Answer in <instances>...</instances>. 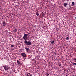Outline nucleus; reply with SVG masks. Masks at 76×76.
<instances>
[{
    "label": "nucleus",
    "mask_w": 76,
    "mask_h": 76,
    "mask_svg": "<svg viewBox=\"0 0 76 76\" xmlns=\"http://www.w3.org/2000/svg\"><path fill=\"white\" fill-rule=\"evenodd\" d=\"M24 43L26 45H31V42L29 41H28L27 40L24 41Z\"/></svg>",
    "instance_id": "1"
},
{
    "label": "nucleus",
    "mask_w": 76,
    "mask_h": 76,
    "mask_svg": "<svg viewBox=\"0 0 76 76\" xmlns=\"http://www.w3.org/2000/svg\"><path fill=\"white\" fill-rule=\"evenodd\" d=\"M28 39V36H27V35L26 34H24V36L22 38V39H23V40H25V41H26L27 39Z\"/></svg>",
    "instance_id": "2"
},
{
    "label": "nucleus",
    "mask_w": 76,
    "mask_h": 76,
    "mask_svg": "<svg viewBox=\"0 0 76 76\" xmlns=\"http://www.w3.org/2000/svg\"><path fill=\"white\" fill-rule=\"evenodd\" d=\"M2 67H4V69L5 70L8 71L9 70V67L8 66H4V65L2 64Z\"/></svg>",
    "instance_id": "3"
},
{
    "label": "nucleus",
    "mask_w": 76,
    "mask_h": 76,
    "mask_svg": "<svg viewBox=\"0 0 76 76\" xmlns=\"http://www.w3.org/2000/svg\"><path fill=\"white\" fill-rule=\"evenodd\" d=\"M21 55L22 57H23L24 58L26 57V55L25 53H23V52L21 53Z\"/></svg>",
    "instance_id": "4"
},
{
    "label": "nucleus",
    "mask_w": 76,
    "mask_h": 76,
    "mask_svg": "<svg viewBox=\"0 0 76 76\" xmlns=\"http://www.w3.org/2000/svg\"><path fill=\"white\" fill-rule=\"evenodd\" d=\"M2 25L3 26H5L6 25V22L5 21L3 22L2 23Z\"/></svg>",
    "instance_id": "5"
},
{
    "label": "nucleus",
    "mask_w": 76,
    "mask_h": 76,
    "mask_svg": "<svg viewBox=\"0 0 76 76\" xmlns=\"http://www.w3.org/2000/svg\"><path fill=\"white\" fill-rule=\"evenodd\" d=\"M25 49L26 50L27 52H28V51H29V49L28 48L26 47L25 48Z\"/></svg>",
    "instance_id": "6"
},
{
    "label": "nucleus",
    "mask_w": 76,
    "mask_h": 76,
    "mask_svg": "<svg viewBox=\"0 0 76 76\" xmlns=\"http://www.w3.org/2000/svg\"><path fill=\"white\" fill-rule=\"evenodd\" d=\"M67 5V3H65L64 4V7H66V6Z\"/></svg>",
    "instance_id": "7"
},
{
    "label": "nucleus",
    "mask_w": 76,
    "mask_h": 76,
    "mask_svg": "<svg viewBox=\"0 0 76 76\" xmlns=\"http://www.w3.org/2000/svg\"><path fill=\"white\" fill-rule=\"evenodd\" d=\"M66 40H69V36H67L66 37Z\"/></svg>",
    "instance_id": "8"
},
{
    "label": "nucleus",
    "mask_w": 76,
    "mask_h": 76,
    "mask_svg": "<svg viewBox=\"0 0 76 76\" xmlns=\"http://www.w3.org/2000/svg\"><path fill=\"white\" fill-rule=\"evenodd\" d=\"M26 76H32V74L30 73H28L27 75Z\"/></svg>",
    "instance_id": "9"
},
{
    "label": "nucleus",
    "mask_w": 76,
    "mask_h": 76,
    "mask_svg": "<svg viewBox=\"0 0 76 76\" xmlns=\"http://www.w3.org/2000/svg\"><path fill=\"white\" fill-rule=\"evenodd\" d=\"M17 62L18 64H20V62L18 60L17 61Z\"/></svg>",
    "instance_id": "10"
},
{
    "label": "nucleus",
    "mask_w": 76,
    "mask_h": 76,
    "mask_svg": "<svg viewBox=\"0 0 76 76\" xmlns=\"http://www.w3.org/2000/svg\"><path fill=\"white\" fill-rule=\"evenodd\" d=\"M51 44H53L54 43V41H53L51 42Z\"/></svg>",
    "instance_id": "11"
},
{
    "label": "nucleus",
    "mask_w": 76,
    "mask_h": 76,
    "mask_svg": "<svg viewBox=\"0 0 76 76\" xmlns=\"http://www.w3.org/2000/svg\"><path fill=\"white\" fill-rule=\"evenodd\" d=\"M14 31L15 32H17V29L15 28L14 30Z\"/></svg>",
    "instance_id": "12"
},
{
    "label": "nucleus",
    "mask_w": 76,
    "mask_h": 76,
    "mask_svg": "<svg viewBox=\"0 0 76 76\" xmlns=\"http://www.w3.org/2000/svg\"><path fill=\"white\" fill-rule=\"evenodd\" d=\"M72 6H74V5H75V3L74 2H73L72 3Z\"/></svg>",
    "instance_id": "13"
},
{
    "label": "nucleus",
    "mask_w": 76,
    "mask_h": 76,
    "mask_svg": "<svg viewBox=\"0 0 76 76\" xmlns=\"http://www.w3.org/2000/svg\"><path fill=\"white\" fill-rule=\"evenodd\" d=\"M46 75L47 76H49V74H48V72H47L46 73Z\"/></svg>",
    "instance_id": "14"
},
{
    "label": "nucleus",
    "mask_w": 76,
    "mask_h": 76,
    "mask_svg": "<svg viewBox=\"0 0 76 76\" xmlns=\"http://www.w3.org/2000/svg\"><path fill=\"white\" fill-rule=\"evenodd\" d=\"M36 15H37V16H38V15H39V14H38V12H36Z\"/></svg>",
    "instance_id": "15"
},
{
    "label": "nucleus",
    "mask_w": 76,
    "mask_h": 76,
    "mask_svg": "<svg viewBox=\"0 0 76 76\" xmlns=\"http://www.w3.org/2000/svg\"><path fill=\"white\" fill-rule=\"evenodd\" d=\"M74 60L75 61V63H76V58H74Z\"/></svg>",
    "instance_id": "16"
},
{
    "label": "nucleus",
    "mask_w": 76,
    "mask_h": 76,
    "mask_svg": "<svg viewBox=\"0 0 76 76\" xmlns=\"http://www.w3.org/2000/svg\"><path fill=\"white\" fill-rule=\"evenodd\" d=\"M29 34H30V33H29L28 34H26V35H27V36L28 37Z\"/></svg>",
    "instance_id": "17"
},
{
    "label": "nucleus",
    "mask_w": 76,
    "mask_h": 76,
    "mask_svg": "<svg viewBox=\"0 0 76 76\" xmlns=\"http://www.w3.org/2000/svg\"><path fill=\"white\" fill-rule=\"evenodd\" d=\"M42 16H45V14L43 13V14H42Z\"/></svg>",
    "instance_id": "18"
},
{
    "label": "nucleus",
    "mask_w": 76,
    "mask_h": 76,
    "mask_svg": "<svg viewBox=\"0 0 76 76\" xmlns=\"http://www.w3.org/2000/svg\"><path fill=\"white\" fill-rule=\"evenodd\" d=\"M12 47H13H13H14V45H11Z\"/></svg>",
    "instance_id": "19"
},
{
    "label": "nucleus",
    "mask_w": 76,
    "mask_h": 76,
    "mask_svg": "<svg viewBox=\"0 0 76 76\" xmlns=\"http://www.w3.org/2000/svg\"><path fill=\"white\" fill-rule=\"evenodd\" d=\"M59 66H61V64H59Z\"/></svg>",
    "instance_id": "20"
},
{
    "label": "nucleus",
    "mask_w": 76,
    "mask_h": 76,
    "mask_svg": "<svg viewBox=\"0 0 76 76\" xmlns=\"http://www.w3.org/2000/svg\"><path fill=\"white\" fill-rule=\"evenodd\" d=\"M18 72H19V70H18Z\"/></svg>",
    "instance_id": "21"
}]
</instances>
